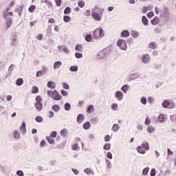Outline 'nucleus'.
I'll return each mask as SVG.
<instances>
[{
	"instance_id": "nucleus-12",
	"label": "nucleus",
	"mask_w": 176,
	"mask_h": 176,
	"mask_svg": "<svg viewBox=\"0 0 176 176\" xmlns=\"http://www.w3.org/2000/svg\"><path fill=\"white\" fill-rule=\"evenodd\" d=\"M148 49H152L153 50H155V49L157 48V44L156 43L152 41L148 45Z\"/></svg>"
},
{
	"instance_id": "nucleus-8",
	"label": "nucleus",
	"mask_w": 176,
	"mask_h": 176,
	"mask_svg": "<svg viewBox=\"0 0 176 176\" xmlns=\"http://www.w3.org/2000/svg\"><path fill=\"white\" fill-rule=\"evenodd\" d=\"M114 97L118 100V101H122L123 100V97H124V95H123V93L120 91H117L114 94Z\"/></svg>"
},
{
	"instance_id": "nucleus-35",
	"label": "nucleus",
	"mask_w": 176,
	"mask_h": 176,
	"mask_svg": "<svg viewBox=\"0 0 176 176\" xmlns=\"http://www.w3.org/2000/svg\"><path fill=\"white\" fill-rule=\"evenodd\" d=\"M136 149L138 153H141L142 155H145V151L142 149L141 146H139Z\"/></svg>"
},
{
	"instance_id": "nucleus-44",
	"label": "nucleus",
	"mask_w": 176,
	"mask_h": 176,
	"mask_svg": "<svg viewBox=\"0 0 176 176\" xmlns=\"http://www.w3.org/2000/svg\"><path fill=\"white\" fill-rule=\"evenodd\" d=\"M106 164L109 170H111V168H112V164H111V161H109V160H106Z\"/></svg>"
},
{
	"instance_id": "nucleus-38",
	"label": "nucleus",
	"mask_w": 176,
	"mask_h": 176,
	"mask_svg": "<svg viewBox=\"0 0 176 176\" xmlns=\"http://www.w3.org/2000/svg\"><path fill=\"white\" fill-rule=\"evenodd\" d=\"M38 91H39V88L36 86H33L32 88V93H33V94H36Z\"/></svg>"
},
{
	"instance_id": "nucleus-17",
	"label": "nucleus",
	"mask_w": 176,
	"mask_h": 176,
	"mask_svg": "<svg viewBox=\"0 0 176 176\" xmlns=\"http://www.w3.org/2000/svg\"><path fill=\"white\" fill-rule=\"evenodd\" d=\"M170 100H165L163 101L162 105L163 108H168V107H170Z\"/></svg>"
},
{
	"instance_id": "nucleus-5",
	"label": "nucleus",
	"mask_w": 176,
	"mask_h": 176,
	"mask_svg": "<svg viewBox=\"0 0 176 176\" xmlns=\"http://www.w3.org/2000/svg\"><path fill=\"white\" fill-rule=\"evenodd\" d=\"M109 54V53H108V51L104 50L97 54L96 58L97 60H104V58H107V57H108Z\"/></svg>"
},
{
	"instance_id": "nucleus-20",
	"label": "nucleus",
	"mask_w": 176,
	"mask_h": 176,
	"mask_svg": "<svg viewBox=\"0 0 176 176\" xmlns=\"http://www.w3.org/2000/svg\"><path fill=\"white\" fill-rule=\"evenodd\" d=\"M140 146H142V149H144V151H149V143L148 142L142 143Z\"/></svg>"
},
{
	"instance_id": "nucleus-10",
	"label": "nucleus",
	"mask_w": 176,
	"mask_h": 176,
	"mask_svg": "<svg viewBox=\"0 0 176 176\" xmlns=\"http://www.w3.org/2000/svg\"><path fill=\"white\" fill-rule=\"evenodd\" d=\"M20 131L22 134H26L27 128L25 126V122H22L21 126H20Z\"/></svg>"
},
{
	"instance_id": "nucleus-52",
	"label": "nucleus",
	"mask_w": 176,
	"mask_h": 176,
	"mask_svg": "<svg viewBox=\"0 0 176 176\" xmlns=\"http://www.w3.org/2000/svg\"><path fill=\"white\" fill-rule=\"evenodd\" d=\"M170 119L171 122H173L174 123H176V115L170 116Z\"/></svg>"
},
{
	"instance_id": "nucleus-18",
	"label": "nucleus",
	"mask_w": 176,
	"mask_h": 176,
	"mask_svg": "<svg viewBox=\"0 0 176 176\" xmlns=\"http://www.w3.org/2000/svg\"><path fill=\"white\" fill-rule=\"evenodd\" d=\"M146 131L148 133V134H152V133H155V127L149 125L146 129Z\"/></svg>"
},
{
	"instance_id": "nucleus-14",
	"label": "nucleus",
	"mask_w": 176,
	"mask_h": 176,
	"mask_svg": "<svg viewBox=\"0 0 176 176\" xmlns=\"http://www.w3.org/2000/svg\"><path fill=\"white\" fill-rule=\"evenodd\" d=\"M62 65L63 63L61 61H56L54 63V69H58Z\"/></svg>"
},
{
	"instance_id": "nucleus-60",
	"label": "nucleus",
	"mask_w": 176,
	"mask_h": 176,
	"mask_svg": "<svg viewBox=\"0 0 176 176\" xmlns=\"http://www.w3.org/2000/svg\"><path fill=\"white\" fill-rule=\"evenodd\" d=\"M150 175L151 176L156 175V169H155V168L151 169V173H150Z\"/></svg>"
},
{
	"instance_id": "nucleus-54",
	"label": "nucleus",
	"mask_w": 176,
	"mask_h": 176,
	"mask_svg": "<svg viewBox=\"0 0 176 176\" xmlns=\"http://www.w3.org/2000/svg\"><path fill=\"white\" fill-rule=\"evenodd\" d=\"M155 101V99L153 98V97H151V96H149L148 98V102L149 103V104H153V102Z\"/></svg>"
},
{
	"instance_id": "nucleus-40",
	"label": "nucleus",
	"mask_w": 176,
	"mask_h": 176,
	"mask_svg": "<svg viewBox=\"0 0 176 176\" xmlns=\"http://www.w3.org/2000/svg\"><path fill=\"white\" fill-rule=\"evenodd\" d=\"M35 120L38 123H42V122H43V118H42L41 116H38L36 117Z\"/></svg>"
},
{
	"instance_id": "nucleus-29",
	"label": "nucleus",
	"mask_w": 176,
	"mask_h": 176,
	"mask_svg": "<svg viewBox=\"0 0 176 176\" xmlns=\"http://www.w3.org/2000/svg\"><path fill=\"white\" fill-rule=\"evenodd\" d=\"M159 17L157 16H155L153 19L151 20V23L153 25H156V24H159Z\"/></svg>"
},
{
	"instance_id": "nucleus-2",
	"label": "nucleus",
	"mask_w": 176,
	"mask_h": 176,
	"mask_svg": "<svg viewBox=\"0 0 176 176\" xmlns=\"http://www.w3.org/2000/svg\"><path fill=\"white\" fill-rule=\"evenodd\" d=\"M47 96H51V98L54 100V101H60L63 96L58 94L57 90H54V91H47Z\"/></svg>"
},
{
	"instance_id": "nucleus-59",
	"label": "nucleus",
	"mask_w": 176,
	"mask_h": 176,
	"mask_svg": "<svg viewBox=\"0 0 176 176\" xmlns=\"http://www.w3.org/2000/svg\"><path fill=\"white\" fill-rule=\"evenodd\" d=\"M36 102H38V103H42V98L41 97V96H37L36 97Z\"/></svg>"
},
{
	"instance_id": "nucleus-41",
	"label": "nucleus",
	"mask_w": 176,
	"mask_h": 176,
	"mask_svg": "<svg viewBox=\"0 0 176 176\" xmlns=\"http://www.w3.org/2000/svg\"><path fill=\"white\" fill-rule=\"evenodd\" d=\"M83 50V47L82 46V45H76V47H75V50H76L77 52H82V50Z\"/></svg>"
},
{
	"instance_id": "nucleus-21",
	"label": "nucleus",
	"mask_w": 176,
	"mask_h": 176,
	"mask_svg": "<svg viewBox=\"0 0 176 176\" xmlns=\"http://www.w3.org/2000/svg\"><path fill=\"white\" fill-rule=\"evenodd\" d=\"M131 35L133 38H137L140 36V33L138 31L132 30L131 31Z\"/></svg>"
},
{
	"instance_id": "nucleus-25",
	"label": "nucleus",
	"mask_w": 176,
	"mask_h": 176,
	"mask_svg": "<svg viewBox=\"0 0 176 176\" xmlns=\"http://www.w3.org/2000/svg\"><path fill=\"white\" fill-rule=\"evenodd\" d=\"M90 122L93 124H97L98 123V122H100V119H98V118H97V117H94L91 119Z\"/></svg>"
},
{
	"instance_id": "nucleus-26",
	"label": "nucleus",
	"mask_w": 176,
	"mask_h": 176,
	"mask_svg": "<svg viewBox=\"0 0 176 176\" xmlns=\"http://www.w3.org/2000/svg\"><path fill=\"white\" fill-rule=\"evenodd\" d=\"M142 21L144 25H148V23H149V21H148V19L145 16H143L142 17Z\"/></svg>"
},
{
	"instance_id": "nucleus-46",
	"label": "nucleus",
	"mask_w": 176,
	"mask_h": 176,
	"mask_svg": "<svg viewBox=\"0 0 176 176\" xmlns=\"http://www.w3.org/2000/svg\"><path fill=\"white\" fill-rule=\"evenodd\" d=\"M16 12H18L19 16H21V13H23V6H21L19 8H17Z\"/></svg>"
},
{
	"instance_id": "nucleus-58",
	"label": "nucleus",
	"mask_w": 176,
	"mask_h": 176,
	"mask_svg": "<svg viewBox=\"0 0 176 176\" xmlns=\"http://www.w3.org/2000/svg\"><path fill=\"white\" fill-rule=\"evenodd\" d=\"M148 10H151V7H144L142 10V13H146Z\"/></svg>"
},
{
	"instance_id": "nucleus-9",
	"label": "nucleus",
	"mask_w": 176,
	"mask_h": 176,
	"mask_svg": "<svg viewBox=\"0 0 176 176\" xmlns=\"http://www.w3.org/2000/svg\"><path fill=\"white\" fill-rule=\"evenodd\" d=\"M140 75L137 73L131 74L128 76L129 81L131 82V80H135V79H138V78H140Z\"/></svg>"
},
{
	"instance_id": "nucleus-62",
	"label": "nucleus",
	"mask_w": 176,
	"mask_h": 176,
	"mask_svg": "<svg viewBox=\"0 0 176 176\" xmlns=\"http://www.w3.org/2000/svg\"><path fill=\"white\" fill-rule=\"evenodd\" d=\"M16 175L19 176H24V173L22 170H17Z\"/></svg>"
},
{
	"instance_id": "nucleus-7",
	"label": "nucleus",
	"mask_w": 176,
	"mask_h": 176,
	"mask_svg": "<svg viewBox=\"0 0 176 176\" xmlns=\"http://www.w3.org/2000/svg\"><path fill=\"white\" fill-rule=\"evenodd\" d=\"M11 43L10 45L12 46H17L18 41H17V34L16 33H12L11 34Z\"/></svg>"
},
{
	"instance_id": "nucleus-48",
	"label": "nucleus",
	"mask_w": 176,
	"mask_h": 176,
	"mask_svg": "<svg viewBox=\"0 0 176 176\" xmlns=\"http://www.w3.org/2000/svg\"><path fill=\"white\" fill-rule=\"evenodd\" d=\"M62 86L63 88L65 89V90H69V85L67 84L66 82H63Z\"/></svg>"
},
{
	"instance_id": "nucleus-49",
	"label": "nucleus",
	"mask_w": 176,
	"mask_h": 176,
	"mask_svg": "<svg viewBox=\"0 0 176 176\" xmlns=\"http://www.w3.org/2000/svg\"><path fill=\"white\" fill-rule=\"evenodd\" d=\"M111 109H113V111H118V104L113 103L111 104Z\"/></svg>"
},
{
	"instance_id": "nucleus-6",
	"label": "nucleus",
	"mask_w": 176,
	"mask_h": 176,
	"mask_svg": "<svg viewBox=\"0 0 176 176\" xmlns=\"http://www.w3.org/2000/svg\"><path fill=\"white\" fill-rule=\"evenodd\" d=\"M143 64H149L151 63V56L148 54H143L141 58Z\"/></svg>"
},
{
	"instance_id": "nucleus-13",
	"label": "nucleus",
	"mask_w": 176,
	"mask_h": 176,
	"mask_svg": "<svg viewBox=\"0 0 176 176\" xmlns=\"http://www.w3.org/2000/svg\"><path fill=\"white\" fill-rule=\"evenodd\" d=\"M84 173L87 175H94V171H93V169H90L89 168H85L84 170Z\"/></svg>"
},
{
	"instance_id": "nucleus-23",
	"label": "nucleus",
	"mask_w": 176,
	"mask_h": 176,
	"mask_svg": "<svg viewBox=\"0 0 176 176\" xmlns=\"http://www.w3.org/2000/svg\"><path fill=\"white\" fill-rule=\"evenodd\" d=\"M7 30L12 26V18H6Z\"/></svg>"
},
{
	"instance_id": "nucleus-30",
	"label": "nucleus",
	"mask_w": 176,
	"mask_h": 176,
	"mask_svg": "<svg viewBox=\"0 0 176 176\" xmlns=\"http://www.w3.org/2000/svg\"><path fill=\"white\" fill-rule=\"evenodd\" d=\"M91 126V124H90V122H87L83 124L82 127L85 130H89V129H90Z\"/></svg>"
},
{
	"instance_id": "nucleus-16",
	"label": "nucleus",
	"mask_w": 176,
	"mask_h": 176,
	"mask_svg": "<svg viewBox=\"0 0 176 176\" xmlns=\"http://www.w3.org/2000/svg\"><path fill=\"white\" fill-rule=\"evenodd\" d=\"M121 36H122V38H127L130 36V32L129 30H124L121 32Z\"/></svg>"
},
{
	"instance_id": "nucleus-42",
	"label": "nucleus",
	"mask_w": 176,
	"mask_h": 176,
	"mask_svg": "<svg viewBox=\"0 0 176 176\" xmlns=\"http://www.w3.org/2000/svg\"><path fill=\"white\" fill-rule=\"evenodd\" d=\"M63 21L65 23H69V21H71V18L69 16L65 15L63 16Z\"/></svg>"
},
{
	"instance_id": "nucleus-43",
	"label": "nucleus",
	"mask_w": 176,
	"mask_h": 176,
	"mask_svg": "<svg viewBox=\"0 0 176 176\" xmlns=\"http://www.w3.org/2000/svg\"><path fill=\"white\" fill-rule=\"evenodd\" d=\"M91 39H93V36H91V34H87L85 36V41L87 42H91Z\"/></svg>"
},
{
	"instance_id": "nucleus-19",
	"label": "nucleus",
	"mask_w": 176,
	"mask_h": 176,
	"mask_svg": "<svg viewBox=\"0 0 176 176\" xmlns=\"http://www.w3.org/2000/svg\"><path fill=\"white\" fill-rule=\"evenodd\" d=\"M47 87L50 89H56V82L52 81H49L47 82Z\"/></svg>"
},
{
	"instance_id": "nucleus-27",
	"label": "nucleus",
	"mask_w": 176,
	"mask_h": 176,
	"mask_svg": "<svg viewBox=\"0 0 176 176\" xmlns=\"http://www.w3.org/2000/svg\"><path fill=\"white\" fill-rule=\"evenodd\" d=\"M119 129H120V127L119 126V124H114L113 125V127H112V131L114 132V133H116V131H119Z\"/></svg>"
},
{
	"instance_id": "nucleus-4",
	"label": "nucleus",
	"mask_w": 176,
	"mask_h": 176,
	"mask_svg": "<svg viewBox=\"0 0 176 176\" xmlns=\"http://www.w3.org/2000/svg\"><path fill=\"white\" fill-rule=\"evenodd\" d=\"M117 46H118L121 50H127V43L124 39L118 40Z\"/></svg>"
},
{
	"instance_id": "nucleus-47",
	"label": "nucleus",
	"mask_w": 176,
	"mask_h": 176,
	"mask_svg": "<svg viewBox=\"0 0 176 176\" xmlns=\"http://www.w3.org/2000/svg\"><path fill=\"white\" fill-rule=\"evenodd\" d=\"M69 109H71V104L67 102L66 104H65V110L69 111Z\"/></svg>"
},
{
	"instance_id": "nucleus-31",
	"label": "nucleus",
	"mask_w": 176,
	"mask_h": 176,
	"mask_svg": "<svg viewBox=\"0 0 176 176\" xmlns=\"http://www.w3.org/2000/svg\"><path fill=\"white\" fill-rule=\"evenodd\" d=\"M52 111H54V112H58L60 111V106L58 104H54L52 107Z\"/></svg>"
},
{
	"instance_id": "nucleus-15",
	"label": "nucleus",
	"mask_w": 176,
	"mask_h": 176,
	"mask_svg": "<svg viewBox=\"0 0 176 176\" xmlns=\"http://www.w3.org/2000/svg\"><path fill=\"white\" fill-rule=\"evenodd\" d=\"M85 120V116L82 114H78L77 116V122L78 123H82Z\"/></svg>"
},
{
	"instance_id": "nucleus-57",
	"label": "nucleus",
	"mask_w": 176,
	"mask_h": 176,
	"mask_svg": "<svg viewBox=\"0 0 176 176\" xmlns=\"http://www.w3.org/2000/svg\"><path fill=\"white\" fill-rule=\"evenodd\" d=\"M43 74V72H42V70H40L36 72V76L37 78H41V76H42Z\"/></svg>"
},
{
	"instance_id": "nucleus-39",
	"label": "nucleus",
	"mask_w": 176,
	"mask_h": 176,
	"mask_svg": "<svg viewBox=\"0 0 176 176\" xmlns=\"http://www.w3.org/2000/svg\"><path fill=\"white\" fill-rule=\"evenodd\" d=\"M140 102L141 104H142L143 105H146V102H148V100H146V98L142 96L140 98Z\"/></svg>"
},
{
	"instance_id": "nucleus-24",
	"label": "nucleus",
	"mask_w": 176,
	"mask_h": 176,
	"mask_svg": "<svg viewBox=\"0 0 176 176\" xmlns=\"http://www.w3.org/2000/svg\"><path fill=\"white\" fill-rule=\"evenodd\" d=\"M23 83H24V80H23V78H18L16 80V86H23Z\"/></svg>"
},
{
	"instance_id": "nucleus-36",
	"label": "nucleus",
	"mask_w": 176,
	"mask_h": 176,
	"mask_svg": "<svg viewBox=\"0 0 176 176\" xmlns=\"http://www.w3.org/2000/svg\"><path fill=\"white\" fill-rule=\"evenodd\" d=\"M104 151H109L111 149V143H106L103 146Z\"/></svg>"
},
{
	"instance_id": "nucleus-51",
	"label": "nucleus",
	"mask_w": 176,
	"mask_h": 176,
	"mask_svg": "<svg viewBox=\"0 0 176 176\" xmlns=\"http://www.w3.org/2000/svg\"><path fill=\"white\" fill-rule=\"evenodd\" d=\"M71 12V8L67 7L64 10V14H68V13Z\"/></svg>"
},
{
	"instance_id": "nucleus-28",
	"label": "nucleus",
	"mask_w": 176,
	"mask_h": 176,
	"mask_svg": "<svg viewBox=\"0 0 176 176\" xmlns=\"http://www.w3.org/2000/svg\"><path fill=\"white\" fill-rule=\"evenodd\" d=\"M20 132H19V131H14V138H15L16 140H20Z\"/></svg>"
},
{
	"instance_id": "nucleus-22",
	"label": "nucleus",
	"mask_w": 176,
	"mask_h": 176,
	"mask_svg": "<svg viewBox=\"0 0 176 176\" xmlns=\"http://www.w3.org/2000/svg\"><path fill=\"white\" fill-rule=\"evenodd\" d=\"M60 135L62 137L65 138V137H67V135H68V130H67V129H63L62 131H60Z\"/></svg>"
},
{
	"instance_id": "nucleus-3",
	"label": "nucleus",
	"mask_w": 176,
	"mask_h": 176,
	"mask_svg": "<svg viewBox=\"0 0 176 176\" xmlns=\"http://www.w3.org/2000/svg\"><path fill=\"white\" fill-rule=\"evenodd\" d=\"M104 30L102 28H98L94 31L93 38L94 39H98L99 38H104Z\"/></svg>"
},
{
	"instance_id": "nucleus-64",
	"label": "nucleus",
	"mask_w": 176,
	"mask_h": 176,
	"mask_svg": "<svg viewBox=\"0 0 176 176\" xmlns=\"http://www.w3.org/2000/svg\"><path fill=\"white\" fill-rule=\"evenodd\" d=\"M107 157H108V159H110V160H112V153H111V152H108L107 153Z\"/></svg>"
},
{
	"instance_id": "nucleus-33",
	"label": "nucleus",
	"mask_w": 176,
	"mask_h": 176,
	"mask_svg": "<svg viewBox=\"0 0 176 176\" xmlns=\"http://www.w3.org/2000/svg\"><path fill=\"white\" fill-rule=\"evenodd\" d=\"M121 90H122V91H123V93H124L126 94V93H127V91L129 90V85H123L121 87Z\"/></svg>"
},
{
	"instance_id": "nucleus-56",
	"label": "nucleus",
	"mask_w": 176,
	"mask_h": 176,
	"mask_svg": "<svg viewBox=\"0 0 176 176\" xmlns=\"http://www.w3.org/2000/svg\"><path fill=\"white\" fill-rule=\"evenodd\" d=\"M50 137H51L52 138H56V137H57V132L52 131Z\"/></svg>"
},
{
	"instance_id": "nucleus-63",
	"label": "nucleus",
	"mask_w": 176,
	"mask_h": 176,
	"mask_svg": "<svg viewBox=\"0 0 176 176\" xmlns=\"http://www.w3.org/2000/svg\"><path fill=\"white\" fill-rule=\"evenodd\" d=\"M78 6H79V8H85V3H84V1H79L78 2Z\"/></svg>"
},
{
	"instance_id": "nucleus-61",
	"label": "nucleus",
	"mask_w": 176,
	"mask_h": 176,
	"mask_svg": "<svg viewBox=\"0 0 176 176\" xmlns=\"http://www.w3.org/2000/svg\"><path fill=\"white\" fill-rule=\"evenodd\" d=\"M36 39H38V41H42L43 38V35H42V34H39L38 35L36 36Z\"/></svg>"
},
{
	"instance_id": "nucleus-11",
	"label": "nucleus",
	"mask_w": 176,
	"mask_h": 176,
	"mask_svg": "<svg viewBox=\"0 0 176 176\" xmlns=\"http://www.w3.org/2000/svg\"><path fill=\"white\" fill-rule=\"evenodd\" d=\"M35 108L38 112H41L42 109H43V104L39 103V102H36L35 103Z\"/></svg>"
},
{
	"instance_id": "nucleus-1",
	"label": "nucleus",
	"mask_w": 176,
	"mask_h": 176,
	"mask_svg": "<svg viewBox=\"0 0 176 176\" xmlns=\"http://www.w3.org/2000/svg\"><path fill=\"white\" fill-rule=\"evenodd\" d=\"M104 13L103 11H101L100 8L96 6L94 8L92 9L91 11V16L96 20V21H101V16Z\"/></svg>"
},
{
	"instance_id": "nucleus-45",
	"label": "nucleus",
	"mask_w": 176,
	"mask_h": 176,
	"mask_svg": "<svg viewBox=\"0 0 176 176\" xmlns=\"http://www.w3.org/2000/svg\"><path fill=\"white\" fill-rule=\"evenodd\" d=\"M148 173H149V167H146L143 169V171H142L143 175H148Z\"/></svg>"
},
{
	"instance_id": "nucleus-50",
	"label": "nucleus",
	"mask_w": 176,
	"mask_h": 176,
	"mask_svg": "<svg viewBox=\"0 0 176 176\" xmlns=\"http://www.w3.org/2000/svg\"><path fill=\"white\" fill-rule=\"evenodd\" d=\"M75 57L76 58H82V57H83V54L82 53H78V52H76L75 54Z\"/></svg>"
},
{
	"instance_id": "nucleus-34",
	"label": "nucleus",
	"mask_w": 176,
	"mask_h": 176,
	"mask_svg": "<svg viewBox=\"0 0 176 176\" xmlns=\"http://www.w3.org/2000/svg\"><path fill=\"white\" fill-rule=\"evenodd\" d=\"M46 140H47V141H48L49 144H53L55 142H54V138H52L50 136H47L46 137Z\"/></svg>"
},
{
	"instance_id": "nucleus-53",
	"label": "nucleus",
	"mask_w": 176,
	"mask_h": 176,
	"mask_svg": "<svg viewBox=\"0 0 176 176\" xmlns=\"http://www.w3.org/2000/svg\"><path fill=\"white\" fill-rule=\"evenodd\" d=\"M35 6L34 5H32L30 8H29V9H28V10H29V12H30V13H32V12H34V10H35Z\"/></svg>"
},
{
	"instance_id": "nucleus-55",
	"label": "nucleus",
	"mask_w": 176,
	"mask_h": 176,
	"mask_svg": "<svg viewBox=\"0 0 176 176\" xmlns=\"http://www.w3.org/2000/svg\"><path fill=\"white\" fill-rule=\"evenodd\" d=\"M60 93H61L62 96H63L64 97H67V96H68V92L64 89H62L60 91Z\"/></svg>"
},
{
	"instance_id": "nucleus-37",
	"label": "nucleus",
	"mask_w": 176,
	"mask_h": 176,
	"mask_svg": "<svg viewBox=\"0 0 176 176\" xmlns=\"http://www.w3.org/2000/svg\"><path fill=\"white\" fill-rule=\"evenodd\" d=\"M69 71L71 72H78V66H76V65L71 66L69 67Z\"/></svg>"
},
{
	"instance_id": "nucleus-32",
	"label": "nucleus",
	"mask_w": 176,
	"mask_h": 176,
	"mask_svg": "<svg viewBox=\"0 0 176 176\" xmlns=\"http://www.w3.org/2000/svg\"><path fill=\"white\" fill-rule=\"evenodd\" d=\"M87 113H92V112H94V106L89 105L87 109Z\"/></svg>"
}]
</instances>
